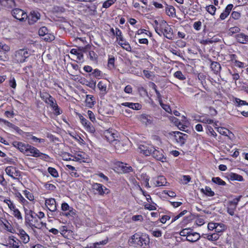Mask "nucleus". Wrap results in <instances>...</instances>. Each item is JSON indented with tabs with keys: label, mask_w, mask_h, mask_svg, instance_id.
I'll return each instance as SVG.
<instances>
[{
	"label": "nucleus",
	"mask_w": 248,
	"mask_h": 248,
	"mask_svg": "<svg viewBox=\"0 0 248 248\" xmlns=\"http://www.w3.org/2000/svg\"><path fill=\"white\" fill-rule=\"evenodd\" d=\"M4 221H2V224L5 226V227L6 228L7 230L8 231H11V225L10 224V223L8 222V221L6 219H4Z\"/></svg>",
	"instance_id": "60"
},
{
	"label": "nucleus",
	"mask_w": 248,
	"mask_h": 248,
	"mask_svg": "<svg viewBox=\"0 0 248 248\" xmlns=\"http://www.w3.org/2000/svg\"><path fill=\"white\" fill-rule=\"evenodd\" d=\"M43 37H44V38L43 39L44 40L47 41V42H50V41L53 40L55 38L53 35H52L51 34H48V33L45 35V36H43Z\"/></svg>",
	"instance_id": "48"
},
{
	"label": "nucleus",
	"mask_w": 248,
	"mask_h": 248,
	"mask_svg": "<svg viewBox=\"0 0 248 248\" xmlns=\"http://www.w3.org/2000/svg\"><path fill=\"white\" fill-rule=\"evenodd\" d=\"M114 62H115L114 57H112V58H109L108 59V66L109 69H111L114 68Z\"/></svg>",
	"instance_id": "46"
},
{
	"label": "nucleus",
	"mask_w": 248,
	"mask_h": 248,
	"mask_svg": "<svg viewBox=\"0 0 248 248\" xmlns=\"http://www.w3.org/2000/svg\"><path fill=\"white\" fill-rule=\"evenodd\" d=\"M115 148L118 153L123 154L127 150L126 145L123 142L117 141L115 144Z\"/></svg>",
	"instance_id": "15"
},
{
	"label": "nucleus",
	"mask_w": 248,
	"mask_h": 248,
	"mask_svg": "<svg viewBox=\"0 0 248 248\" xmlns=\"http://www.w3.org/2000/svg\"><path fill=\"white\" fill-rule=\"evenodd\" d=\"M5 170L8 175L14 179L15 178V177H18L20 176V171L16 170L15 167L13 166H8L6 167Z\"/></svg>",
	"instance_id": "13"
},
{
	"label": "nucleus",
	"mask_w": 248,
	"mask_h": 248,
	"mask_svg": "<svg viewBox=\"0 0 248 248\" xmlns=\"http://www.w3.org/2000/svg\"><path fill=\"white\" fill-rule=\"evenodd\" d=\"M139 152L145 156L150 155L155 149V147L152 146H147L145 145H140L139 147Z\"/></svg>",
	"instance_id": "12"
},
{
	"label": "nucleus",
	"mask_w": 248,
	"mask_h": 248,
	"mask_svg": "<svg viewBox=\"0 0 248 248\" xmlns=\"http://www.w3.org/2000/svg\"><path fill=\"white\" fill-rule=\"evenodd\" d=\"M212 181L218 185L225 186L226 185V183L218 177L212 178Z\"/></svg>",
	"instance_id": "32"
},
{
	"label": "nucleus",
	"mask_w": 248,
	"mask_h": 248,
	"mask_svg": "<svg viewBox=\"0 0 248 248\" xmlns=\"http://www.w3.org/2000/svg\"><path fill=\"white\" fill-rule=\"evenodd\" d=\"M199 122L203 123L204 124H211L213 123V120L212 119H210L207 117L202 118L201 117L200 119L198 120Z\"/></svg>",
	"instance_id": "37"
},
{
	"label": "nucleus",
	"mask_w": 248,
	"mask_h": 248,
	"mask_svg": "<svg viewBox=\"0 0 248 248\" xmlns=\"http://www.w3.org/2000/svg\"><path fill=\"white\" fill-rule=\"evenodd\" d=\"M91 75H93V77H94L96 78H98L99 77L102 76V73H101V72L99 70L96 69L94 70L92 74H90V76H91Z\"/></svg>",
	"instance_id": "49"
},
{
	"label": "nucleus",
	"mask_w": 248,
	"mask_h": 248,
	"mask_svg": "<svg viewBox=\"0 0 248 248\" xmlns=\"http://www.w3.org/2000/svg\"><path fill=\"white\" fill-rule=\"evenodd\" d=\"M202 192L207 196H213L215 195V193L211 190V188L209 186H206L205 189L202 188L201 189Z\"/></svg>",
	"instance_id": "27"
},
{
	"label": "nucleus",
	"mask_w": 248,
	"mask_h": 248,
	"mask_svg": "<svg viewBox=\"0 0 248 248\" xmlns=\"http://www.w3.org/2000/svg\"><path fill=\"white\" fill-rule=\"evenodd\" d=\"M232 17L235 19H238L241 16L240 13L236 11H233L231 14Z\"/></svg>",
	"instance_id": "53"
},
{
	"label": "nucleus",
	"mask_w": 248,
	"mask_h": 248,
	"mask_svg": "<svg viewBox=\"0 0 248 248\" xmlns=\"http://www.w3.org/2000/svg\"><path fill=\"white\" fill-rule=\"evenodd\" d=\"M136 235H140V233H135L134 235H133L131 237V239L129 240V242L131 244H133V245H136L137 243V241L138 240V239H136Z\"/></svg>",
	"instance_id": "47"
},
{
	"label": "nucleus",
	"mask_w": 248,
	"mask_h": 248,
	"mask_svg": "<svg viewBox=\"0 0 248 248\" xmlns=\"http://www.w3.org/2000/svg\"><path fill=\"white\" fill-rule=\"evenodd\" d=\"M0 4L7 8H12L16 6L14 0H0Z\"/></svg>",
	"instance_id": "19"
},
{
	"label": "nucleus",
	"mask_w": 248,
	"mask_h": 248,
	"mask_svg": "<svg viewBox=\"0 0 248 248\" xmlns=\"http://www.w3.org/2000/svg\"><path fill=\"white\" fill-rule=\"evenodd\" d=\"M160 32L158 34L160 36L163 35L169 39H172L173 37V30L165 21H162L160 24Z\"/></svg>",
	"instance_id": "2"
},
{
	"label": "nucleus",
	"mask_w": 248,
	"mask_h": 248,
	"mask_svg": "<svg viewBox=\"0 0 248 248\" xmlns=\"http://www.w3.org/2000/svg\"><path fill=\"white\" fill-rule=\"evenodd\" d=\"M240 31V29L238 27H233L229 29V33H231V35L238 33Z\"/></svg>",
	"instance_id": "51"
},
{
	"label": "nucleus",
	"mask_w": 248,
	"mask_h": 248,
	"mask_svg": "<svg viewBox=\"0 0 248 248\" xmlns=\"http://www.w3.org/2000/svg\"><path fill=\"white\" fill-rule=\"evenodd\" d=\"M188 230H192V229L190 228H186V229H183L180 232V235H181V236H186V237H187V236H188V232H187V231Z\"/></svg>",
	"instance_id": "54"
},
{
	"label": "nucleus",
	"mask_w": 248,
	"mask_h": 248,
	"mask_svg": "<svg viewBox=\"0 0 248 248\" xmlns=\"http://www.w3.org/2000/svg\"><path fill=\"white\" fill-rule=\"evenodd\" d=\"M25 154L27 155L32 156L35 157H40L41 158L44 160L49 158L48 155L41 153L37 148L30 145H29V147H28V149Z\"/></svg>",
	"instance_id": "3"
},
{
	"label": "nucleus",
	"mask_w": 248,
	"mask_h": 248,
	"mask_svg": "<svg viewBox=\"0 0 248 248\" xmlns=\"http://www.w3.org/2000/svg\"><path fill=\"white\" fill-rule=\"evenodd\" d=\"M131 105L130 108L134 110H140L141 108V105L139 103H131Z\"/></svg>",
	"instance_id": "50"
},
{
	"label": "nucleus",
	"mask_w": 248,
	"mask_h": 248,
	"mask_svg": "<svg viewBox=\"0 0 248 248\" xmlns=\"http://www.w3.org/2000/svg\"><path fill=\"white\" fill-rule=\"evenodd\" d=\"M93 189L96 190L100 195H104L109 193V190L103 186L102 184L99 183H93L92 185Z\"/></svg>",
	"instance_id": "8"
},
{
	"label": "nucleus",
	"mask_w": 248,
	"mask_h": 248,
	"mask_svg": "<svg viewBox=\"0 0 248 248\" xmlns=\"http://www.w3.org/2000/svg\"><path fill=\"white\" fill-rule=\"evenodd\" d=\"M174 76L181 80H184L186 79V77L184 76V75L182 74V72L180 71H177L174 74Z\"/></svg>",
	"instance_id": "36"
},
{
	"label": "nucleus",
	"mask_w": 248,
	"mask_h": 248,
	"mask_svg": "<svg viewBox=\"0 0 248 248\" xmlns=\"http://www.w3.org/2000/svg\"><path fill=\"white\" fill-rule=\"evenodd\" d=\"M116 1V0H108L103 3V7L106 8H108Z\"/></svg>",
	"instance_id": "45"
},
{
	"label": "nucleus",
	"mask_w": 248,
	"mask_h": 248,
	"mask_svg": "<svg viewBox=\"0 0 248 248\" xmlns=\"http://www.w3.org/2000/svg\"><path fill=\"white\" fill-rule=\"evenodd\" d=\"M87 113L90 120L92 122H94L95 121V117L93 113L91 110H88Z\"/></svg>",
	"instance_id": "58"
},
{
	"label": "nucleus",
	"mask_w": 248,
	"mask_h": 248,
	"mask_svg": "<svg viewBox=\"0 0 248 248\" xmlns=\"http://www.w3.org/2000/svg\"><path fill=\"white\" fill-rule=\"evenodd\" d=\"M50 106L53 108L55 111V113L56 115H60L62 113V111L60 112V109L59 108L57 104L56 103L55 99L52 97L51 99H49L47 101V103Z\"/></svg>",
	"instance_id": "17"
},
{
	"label": "nucleus",
	"mask_w": 248,
	"mask_h": 248,
	"mask_svg": "<svg viewBox=\"0 0 248 248\" xmlns=\"http://www.w3.org/2000/svg\"><path fill=\"white\" fill-rule=\"evenodd\" d=\"M219 238V235L217 233H213L207 236V239L210 241L217 240Z\"/></svg>",
	"instance_id": "40"
},
{
	"label": "nucleus",
	"mask_w": 248,
	"mask_h": 248,
	"mask_svg": "<svg viewBox=\"0 0 248 248\" xmlns=\"http://www.w3.org/2000/svg\"><path fill=\"white\" fill-rule=\"evenodd\" d=\"M45 204L51 212H55L57 210L56 202L54 199L50 198L45 201Z\"/></svg>",
	"instance_id": "16"
},
{
	"label": "nucleus",
	"mask_w": 248,
	"mask_h": 248,
	"mask_svg": "<svg viewBox=\"0 0 248 248\" xmlns=\"http://www.w3.org/2000/svg\"><path fill=\"white\" fill-rule=\"evenodd\" d=\"M122 165L119 166L120 167L122 168V170L123 171L124 173H127L129 172H130L132 170V168L130 166L127 167L124 165V164L123 163H121Z\"/></svg>",
	"instance_id": "39"
},
{
	"label": "nucleus",
	"mask_w": 248,
	"mask_h": 248,
	"mask_svg": "<svg viewBox=\"0 0 248 248\" xmlns=\"http://www.w3.org/2000/svg\"><path fill=\"white\" fill-rule=\"evenodd\" d=\"M86 85L91 88L94 89L96 87V81L91 80L90 81H87Z\"/></svg>",
	"instance_id": "62"
},
{
	"label": "nucleus",
	"mask_w": 248,
	"mask_h": 248,
	"mask_svg": "<svg viewBox=\"0 0 248 248\" xmlns=\"http://www.w3.org/2000/svg\"><path fill=\"white\" fill-rule=\"evenodd\" d=\"M48 172L54 177L56 178L59 176L57 170L54 168L48 167L47 169Z\"/></svg>",
	"instance_id": "34"
},
{
	"label": "nucleus",
	"mask_w": 248,
	"mask_h": 248,
	"mask_svg": "<svg viewBox=\"0 0 248 248\" xmlns=\"http://www.w3.org/2000/svg\"><path fill=\"white\" fill-rule=\"evenodd\" d=\"M79 117L81 123L84 126H86V125L89 123V122L87 120H86L82 115L81 114H79Z\"/></svg>",
	"instance_id": "56"
},
{
	"label": "nucleus",
	"mask_w": 248,
	"mask_h": 248,
	"mask_svg": "<svg viewBox=\"0 0 248 248\" xmlns=\"http://www.w3.org/2000/svg\"><path fill=\"white\" fill-rule=\"evenodd\" d=\"M164 152L162 149H155L153 151L151 155L157 160L162 162H166V157L164 156Z\"/></svg>",
	"instance_id": "9"
},
{
	"label": "nucleus",
	"mask_w": 248,
	"mask_h": 248,
	"mask_svg": "<svg viewBox=\"0 0 248 248\" xmlns=\"http://www.w3.org/2000/svg\"><path fill=\"white\" fill-rule=\"evenodd\" d=\"M86 103L87 105L90 108L93 106L94 104L93 96L90 94L87 95L86 98Z\"/></svg>",
	"instance_id": "25"
},
{
	"label": "nucleus",
	"mask_w": 248,
	"mask_h": 248,
	"mask_svg": "<svg viewBox=\"0 0 248 248\" xmlns=\"http://www.w3.org/2000/svg\"><path fill=\"white\" fill-rule=\"evenodd\" d=\"M115 35L117 37V39L119 40V45L126 51H131V47L130 45L123 38L122 31L118 28H116Z\"/></svg>",
	"instance_id": "6"
},
{
	"label": "nucleus",
	"mask_w": 248,
	"mask_h": 248,
	"mask_svg": "<svg viewBox=\"0 0 248 248\" xmlns=\"http://www.w3.org/2000/svg\"><path fill=\"white\" fill-rule=\"evenodd\" d=\"M229 179L231 180H237L238 181H243L244 180L243 177L238 174L232 173L229 175Z\"/></svg>",
	"instance_id": "26"
},
{
	"label": "nucleus",
	"mask_w": 248,
	"mask_h": 248,
	"mask_svg": "<svg viewBox=\"0 0 248 248\" xmlns=\"http://www.w3.org/2000/svg\"><path fill=\"white\" fill-rule=\"evenodd\" d=\"M20 239L23 241V242L25 244L28 243L30 240L29 236L27 233L24 234V235H22V236H20Z\"/></svg>",
	"instance_id": "64"
},
{
	"label": "nucleus",
	"mask_w": 248,
	"mask_h": 248,
	"mask_svg": "<svg viewBox=\"0 0 248 248\" xmlns=\"http://www.w3.org/2000/svg\"><path fill=\"white\" fill-rule=\"evenodd\" d=\"M8 57L6 53L0 50V60L6 61Z\"/></svg>",
	"instance_id": "59"
},
{
	"label": "nucleus",
	"mask_w": 248,
	"mask_h": 248,
	"mask_svg": "<svg viewBox=\"0 0 248 248\" xmlns=\"http://www.w3.org/2000/svg\"><path fill=\"white\" fill-rule=\"evenodd\" d=\"M89 58L90 60L93 61L97 58V55L93 51L89 52Z\"/></svg>",
	"instance_id": "61"
},
{
	"label": "nucleus",
	"mask_w": 248,
	"mask_h": 248,
	"mask_svg": "<svg viewBox=\"0 0 248 248\" xmlns=\"http://www.w3.org/2000/svg\"><path fill=\"white\" fill-rule=\"evenodd\" d=\"M220 224L217 223L210 222L208 224V229L209 230H213L214 229H217V228L219 226Z\"/></svg>",
	"instance_id": "44"
},
{
	"label": "nucleus",
	"mask_w": 248,
	"mask_h": 248,
	"mask_svg": "<svg viewBox=\"0 0 248 248\" xmlns=\"http://www.w3.org/2000/svg\"><path fill=\"white\" fill-rule=\"evenodd\" d=\"M201 26L202 22L200 21L195 22L193 24L194 28L197 31H199L201 29Z\"/></svg>",
	"instance_id": "63"
},
{
	"label": "nucleus",
	"mask_w": 248,
	"mask_h": 248,
	"mask_svg": "<svg viewBox=\"0 0 248 248\" xmlns=\"http://www.w3.org/2000/svg\"><path fill=\"white\" fill-rule=\"evenodd\" d=\"M12 144L14 147L17 148L21 152L25 154L26 151L28 149V147H29V144L25 143L19 141H14Z\"/></svg>",
	"instance_id": "14"
},
{
	"label": "nucleus",
	"mask_w": 248,
	"mask_h": 248,
	"mask_svg": "<svg viewBox=\"0 0 248 248\" xmlns=\"http://www.w3.org/2000/svg\"><path fill=\"white\" fill-rule=\"evenodd\" d=\"M211 68L216 74H217L220 72L221 67L220 64L217 62H212L211 63Z\"/></svg>",
	"instance_id": "21"
},
{
	"label": "nucleus",
	"mask_w": 248,
	"mask_h": 248,
	"mask_svg": "<svg viewBox=\"0 0 248 248\" xmlns=\"http://www.w3.org/2000/svg\"><path fill=\"white\" fill-rule=\"evenodd\" d=\"M235 38L237 41L241 44H246L248 42V35L243 33L236 34Z\"/></svg>",
	"instance_id": "18"
},
{
	"label": "nucleus",
	"mask_w": 248,
	"mask_h": 248,
	"mask_svg": "<svg viewBox=\"0 0 248 248\" xmlns=\"http://www.w3.org/2000/svg\"><path fill=\"white\" fill-rule=\"evenodd\" d=\"M166 12L169 16H172L175 13V10L173 6L167 5L166 8Z\"/></svg>",
	"instance_id": "31"
},
{
	"label": "nucleus",
	"mask_w": 248,
	"mask_h": 248,
	"mask_svg": "<svg viewBox=\"0 0 248 248\" xmlns=\"http://www.w3.org/2000/svg\"><path fill=\"white\" fill-rule=\"evenodd\" d=\"M229 73L230 75H231L232 76V78L234 80H238L240 78V76H239L238 73H235V72L232 73V72L230 70H229Z\"/></svg>",
	"instance_id": "55"
},
{
	"label": "nucleus",
	"mask_w": 248,
	"mask_h": 248,
	"mask_svg": "<svg viewBox=\"0 0 248 248\" xmlns=\"http://www.w3.org/2000/svg\"><path fill=\"white\" fill-rule=\"evenodd\" d=\"M160 106H161V107L167 112L168 113H171V108L170 107V106L167 105V104H164L163 103L162 101L160 102L159 103Z\"/></svg>",
	"instance_id": "43"
},
{
	"label": "nucleus",
	"mask_w": 248,
	"mask_h": 248,
	"mask_svg": "<svg viewBox=\"0 0 248 248\" xmlns=\"http://www.w3.org/2000/svg\"><path fill=\"white\" fill-rule=\"evenodd\" d=\"M242 196L240 195L238 197L234 199L232 201L229 202V204L231 206L233 207V209H236L238 202L240 201Z\"/></svg>",
	"instance_id": "29"
},
{
	"label": "nucleus",
	"mask_w": 248,
	"mask_h": 248,
	"mask_svg": "<svg viewBox=\"0 0 248 248\" xmlns=\"http://www.w3.org/2000/svg\"><path fill=\"white\" fill-rule=\"evenodd\" d=\"M97 86L100 91L106 93H107V86L102 81H99L98 83Z\"/></svg>",
	"instance_id": "30"
},
{
	"label": "nucleus",
	"mask_w": 248,
	"mask_h": 248,
	"mask_svg": "<svg viewBox=\"0 0 248 248\" xmlns=\"http://www.w3.org/2000/svg\"><path fill=\"white\" fill-rule=\"evenodd\" d=\"M16 56L17 61L20 63H22L25 61L26 58L29 57V54L27 50L20 49L16 52Z\"/></svg>",
	"instance_id": "11"
},
{
	"label": "nucleus",
	"mask_w": 248,
	"mask_h": 248,
	"mask_svg": "<svg viewBox=\"0 0 248 248\" xmlns=\"http://www.w3.org/2000/svg\"><path fill=\"white\" fill-rule=\"evenodd\" d=\"M11 14L14 18L20 22L25 21L28 17L27 13L23 10L18 8L12 9L11 11Z\"/></svg>",
	"instance_id": "5"
},
{
	"label": "nucleus",
	"mask_w": 248,
	"mask_h": 248,
	"mask_svg": "<svg viewBox=\"0 0 248 248\" xmlns=\"http://www.w3.org/2000/svg\"><path fill=\"white\" fill-rule=\"evenodd\" d=\"M136 239H138L136 244V246L140 247L142 248H150V238L148 235L146 234H142L140 235H136Z\"/></svg>",
	"instance_id": "4"
},
{
	"label": "nucleus",
	"mask_w": 248,
	"mask_h": 248,
	"mask_svg": "<svg viewBox=\"0 0 248 248\" xmlns=\"http://www.w3.org/2000/svg\"><path fill=\"white\" fill-rule=\"evenodd\" d=\"M24 193H25L26 198L28 200H29L31 201L33 200L34 197L31 193H30L29 191H28L27 190H25L24 191Z\"/></svg>",
	"instance_id": "57"
},
{
	"label": "nucleus",
	"mask_w": 248,
	"mask_h": 248,
	"mask_svg": "<svg viewBox=\"0 0 248 248\" xmlns=\"http://www.w3.org/2000/svg\"><path fill=\"white\" fill-rule=\"evenodd\" d=\"M105 137L108 140H114L116 134L112 131V129H109L105 132Z\"/></svg>",
	"instance_id": "23"
},
{
	"label": "nucleus",
	"mask_w": 248,
	"mask_h": 248,
	"mask_svg": "<svg viewBox=\"0 0 248 248\" xmlns=\"http://www.w3.org/2000/svg\"><path fill=\"white\" fill-rule=\"evenodd\" d=\"M4 202L7 204L8 207L10 210H13L16 208L15 206L12 203V202L9 199H5L4 200Z\"/></svg>",
	"instance_id": "52"
},
{
	"label": "nucleus",
	"mask_w": 248,
	"mask_h": 248,
	"mask_svg": "<svg viewBox=\"0 0 248 248\" xmlns=\"http://www.w3.org/2000/svg\"><path fill=\"white\" fill-rule=\"evenodd\" d=\"M40 14L36 11H31L28 16V23L33 25L40 18Z\"/></svg>",
	"instance_id": "7"
},
{
	"label": "nucleus",
	"mask_w": 248,
	"mask_h": 248,
	"mask_svg": "<svg viewBox=\"0 0 248 248\" xmlns=\"http://www.w3.org/2000/svg\"><path fill=\"white\" fill-rule=\"evenodd\" d=\"M25 219L27 225L33 228L41 229L44 226H46V223L39 221L37 219L36 213L31 210L24 208Z\"/></svg>",
	"instance_id": "1"
},
{
	"label": "nucleus",
	"mask_w": 248,
	"mask_h": 248,
	"mask_svg": "<svg viewBox=\"0 0 248 248\" xmlns=\"http://www.w3.org/2000/svg\"><path fill=\"white\" fill-rule=\"evenodd\" d=\"M217 131L221 135L227 136H228L227 134V132H228L229 133H230L232 134V132H231L230 131H229L227 129H225L223 127L217 128Z\"/></svg>",
	"instance_id": "41"
},
{
	"label": "nucleus",
	"mask_w": 248,
	"mask_h": 248,
	"mask_svg": "<svg viewBox=\"0 0 248 248\" xmlns=\"http://www.w3.org/2000/svg\"><path fill=\"white\" fill-rule=\"evenodd\" d=\"M40 96L41 98L46 103H47V101L51 99L52 97L48 93L45 92H40Z\"/></svg>",
	"instance_id": "24"
},
{
	"label": "nucleus",
	"mask_w": 248,
	"mask_h": 248,
	"mask_svg": "<svg viewBox=\"0 0 248 248\" xmlns=\"http://www.w3.org/2000/svg\"><path fill=\"white\" fill-rule=\"evenodd\" d=\"M201 236L198 232H193L191 235H189L186 237V240L192 243L195 242L200 239Z\"/></svg>",
	"instance_id": "20"
},
{
	"label": "nucleus",
	"mask_w": 248,
	"mask_h": 248,
	"mask_svg": "<svg viewBox=\"0 0 248 248\" xmlns=\"http://www.w3.org/2000/svg\"><path fill=\"white\" fill-rule=\"evenodd\" d=\"M156 186H165V183H167L166 178L163 176H159L157 177V180L156 181Z\"/></svg>",
	"instance_id": "28"
},
{
	"label": "nucleus",
	"mask_w": 248,
	"mask_h": 248,
	"mask_svg": "<svg viewBox=\"0 0 248 248\" xmlns=\"http://www.w3.org/2000/svg\"><path fill=\"white\" fill-rule=\"evenodd\" d=\"M13 215L16 217L18 219H22V217L21 216V214L20 212V211L16 208L14 209L13 210Z\"/></svg>",
	"instance_id": "38"
},
{
	"label": "nucleus",
	"mask_w": 248,
	"mask_h": 248,
	"mask_svg": "<svg viewBox=\"0 0 248 248\" xmlns=\"http://www.w3.org/2000/svg\"><path fill=\"white\" fill-rule=\"evenodd\" d=\"M235 103L237 104V106L248 105V103H247L246 101L242 100L237 98H235Z\"/></svg>",
	"instance_id": "42"
},
{
	"label": "nucleus",
	"mask_w": 248,
	"mask_h": 248,
	"mask_svg": "<svg viewBox=\"0 0 248 248\" xmlns=\"http://www.w3.org/2000/svg\"><path fill=\"white\" fill-rule=\"evenodd\" d=\"M140 120L146 125L150 124L152 123V117L146 114H142L140 116Z\"/></svg>",
	"instance_id": "22"
},
{
	"label": "nucleus",
	"mask_w": 248,
	"mask_h": 248,
	"mask_svg": "<svg viewBox=\"0 0 248 248\" xmlns=\"http://www.w3.org/2000/svg\"><path fill=\"white\" fill-rule=\"evenodd\" d=\"M206 11L211 15H214L217 8L213 5L207 6L205 8Z\"/></svg>",
	"instance_id": "33"
},
{
	"label": "nucleus",
	"mask_w": 248,
	"mask_h": 248,
	"mask_svg": "<svg viewBox=\"0 0 248 248\" xmlns=\"http://www.w3.org/2000/svg\"><path fill=\"white\" fill-rule=\"evenodd\" d=\"M48 31L46 27H41L38 31V34L40 36H45L46 34L48 33Z\"/></svg>",
	"instance_id": "35"
},
{
	"label": "nucleus",
	"mask_w": 248,
	"mask_h": 248,
	"mask_svg": "<svg viewBox=\"0 0 248 248\" xmlns=\"http://www.w3.org/2000/svg\"><path fill=\"white\" fill-rule=\"evenodd\" d=\"M176 141L181 145L185 144L188 136L186 134L182 133L179 131L173 132Z\"/></svg>",
	"instance_id": "10"
}]
</instances>
